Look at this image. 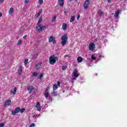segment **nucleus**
I'll return each instance as SVG.
<instances>
[{
  "mask_svg": "<svg viewBox=\"0 0 127 127\" xmlns=\"http://www.w3.org/2000/svg\"><path fill=\"white\" fill-rule=\"evenodd\" d=\"M25 111V109L24 108L20 109L19 107H17L14 111H12V115L13 116H15L16 114L19 113L20 112L21 113H22Z\"/></svg>",
  "mask_w": 127,
  "mask_h": 127,
  "instance_id": "nucleus-1",
  "label": "nucleus"
},
{
  "mask_svg": "<svg viewBox=\"0 0 127 127\" xmlns=\"http://www.w3.org/2000/svg\"><path fill=\"white\" fill-rule=\"evenodd\" d=\"M61 39V44L62 46H65V45L67 44V42L68 41V37H67V35H63L62 36Z\"/></svg>",
  "mask_w": 127,
  "mask_h": 127,
  "instance_id": "nucleus-2",
  "label": "nucleus"
},
{
  "mask_svg": "<svg viewBox=\"0 0 127 127\" xmlns=\"http://www.w3.org/2000/svg\"><path fill=\"white\" fill-rule=\"evenodd\" d=\"M56 60H57V57L55 56H52L49 58L50 64L53 65L55 63H56Z\"/></svg>",
  "mask_w": 127,
  "mask_h": 127,
  "instance_id": "nucleus-3",
  "label": "nucleus"
},
{
  "mask_svg": "<svg viewBox=\"0 0 127 127\" xmlns=\"http://www.w3.org/2000/svg\"><path fill=\"white\" fill-rule=\"evenodd\" d=\"M90 4V0H86L83 4L84 9H88L89 8V4Z\"/></svg>",
  "mask_w": 127,
  "mask_h": 127,
  "instance_id": "nucleus-4",
  "label": "nucleus"
},
{
  "mask_svg": "<svg viewBox=\"0 0 127 127\" xmlns=\"http://www.w3.org/2000/svg\"><path fill=\"white\" fill-rule=\"evenodd\" d=\"M79 77V74L78 73V70L75 69L73 71V80H76V78Z\"/></svg>",
  "mask_w": 127,
  "mask_h": 127,
  "instance_id": "nucleus-5",
  "label": "nucleus"
},
{
  "mask_svg": "<svg viewBox=\"0 0 127 127\" xmlns=\"http://www.w3.org/2000/svg\"><path fill=\"white\" fill-rule=\"evenodd\" d=\"M95 44L93 43H91L89 46V50H90V51H94V50H95Z\"/></svg>",
  "mask_w": 127,
  "mask_h": 127,
  "instance_id": "nucleus-6",
  "label": "nucleus"
},
{
  "mask_svg": "<svg viewBox=\"0 0 127 127\" xmlns=\"http://www.w3.org/2000/svg\"><path fill=\"white\" fill-rule=\"evenodd\" d=\"M49 42H53L54 44H55L56 43V40H55V38L53 36H51L49 38Z\"/></svg>",
  "mask_w": 127,
  "mask_h": 127,
  "instance_id": "nucleus-7",
  "label": "nucleus"
},
{
  "mask_svg": "<svg viewBox=\"0 0 127 127\" xmlns=\"http://www.w3.org/2000/svg\"><path fill=\"white\" fill-rule=\"evenodd\" d=\"M10 103H11V100H6L4 104V107H7V106H9Z\"/></svg>",
  "mask_w": 127,
  "mask_h": 127,
  "instance_id": "nucleus-8",
  "label": "nucleus"
},
{
  "mask_svg": "<svg viewBox=\"0 0 127 127\" xmlns=\"http://www.w3.org/2000/svg\"><path fill=\"white\" fill-rule=\"evenodd\" d=\"M36 108L37 109V111H39V112H40L41 111V107L40 106V103H37L36 105Z\"/></svg>",
  "mask_w": 127,
  "mask_h": 127,
  "instance_id": "nucleus-9",
  "label": "nucleus"
},
{
  "mask_svg": "<svg viewBox=\"0 0 127 127\" xmlns=\"http://www.w3.org/2000/svg\"><path fill=\"white\" fill-rule=\"evenodd\" d=\"M58 3L61 6H63L64 5V0H59Z\"/></svg>",
  "mask_w": 127,
  "mask_h": 127,
  "instance_id": "nucleus-10",
  "label": "nucleus"
},
{
  "mask_svg": "<svg viewBox=\"0 0 127 127\" xmlns=\"http://www.w3.org/2000/svg\"><path fill=\"white\" fill-rule=\"evenodd\" d=\"M33 90V86H29L27 88V90L29 91V94H31V93H32Z\"/></svg>",
  "mask_w": 127,
  "mask_h": 127,
  "instance_id": "nucleus-11",
  "label": "nucleus"
},
{
  "mask_svg": "<svg viewBox=\"0 0 127 127\" xmlns=\"http://www.w3.org/2000/svg\"><path fill=\"white\" fill-rule=\"evenodd\" d=\"M119 14H120V11H117L114 14V16L115 17V18H116V19H118V18H119Z\"/></svg>",
  "mask_w": 127,
  "mask_h": 127,
  "instance_id": "nucleus-12",
  "label": "nucleus"
},
{
  "mask_svg": "<svg viewBox=\"0 0 127 127\" xmlns=\"http://www.w3.org/2000/svg\"><path fill=\"white\" fill-rule=\"evenodd\" d=\"M36 29L38 30V31H42L41 30V25L38 24L37 26L36 27Z\"/></svg>",
  "mask_w": 127,
  "mask_h": 127,
  "instance_id": "nucleus-13",
  "label": "nucleus"
},
{
  "mask_svg": "<svg viewBox=\"0 0 127 127\" xmlns=\"http://www.w3.org/2000/svg\"><path fill=\"white\" fill-rule=\"evenodd\" d=\"M77 60L78 63H81V62H83V59L81 57H78Z\"/></svg>",
  "mask_w": 127,
  "mask_h": 127,
  "instance_id": "nucleus-14",
  "label": "nucleus"
},
{
  "mask_svg": "<svg viewBox=\"0 0 127 127\" xmlns=\"http://www.w3.org/2000/svg\"><path fill=\"white\" fill-rule=\"evenodd\" d=\"M17 90V87H15L14 88L13 91H11V94L13 95H15V93H16V90Z\"/></svg>",
  "mask_w": 127,
  "mask_h": 127,
  "instance_id": "nucleus-15",
  "label": "nucleus"
},
{
  "mask_svg": "<svg viewBox=\"0 0 127 127\" xmlns=\"http://www.w3.org/2000/svg\"><path fill=\"white\" fill-rule=\"evenodd\" d=\"M62 28L63 30H65L67 28V24L66 23H63L62 25Z\"/></svg>",
  "mask_w": 127,
  "mask_h": 127,
  "instance_id": "nucleus-16",
  "label": "nucleus"
},
{
  "mask_svg": "<svg viewBox=\"0 0 127 127\" xmlns=\"http://www.w3.org/2000/svg\"><path fill=\"white\" fill-rule=\"evenodd\" d=\"M44 95L46 99H48V97L50 98V96H49V92H45Z\"/></svg>",
  "mask_w": 127,
  "mask_h": 127,
  "instance_id": "nucleus-17",
  "label": "nucleus"
},
{
  "mask_svg": "<svg viewBox=\"0 0 127 127\" xmlns=\"http://www.w3.org/2000/svg\"><path fill=\"white\" fill-rule=\"evenodd\" d=\"M18 73L19 75H21V73H22V67L21 66H20Z\"/></svg>",
  "mask_w": 127,
  "mask_h": 127,
  "instance_id": "nucleus-18",
  "label": "nucleus"
},
{
  "mask_svg": "<svg viewBox=\"0 0 127 127\" xmlns=\"http://www.w3.org/2000/svg\"><path fill=\"white\" fill-rule=\"evenodd\" d=\"M53 91H55V90H57L58 89V85L57 84H54L53 86Z\"/></svg>",
  "mask_w": 127,
  "mask_h": 127,
  "instance_id": "nucleus-19",
  "label": "nucleus"
},
{
  "mask_svg": "<svg viewBox=\"0 0 127 127\" xmlns=\"http://www.w3.org/2000/svg\"><path fill=\"white\" fill-rule=\"evenodd\" d=\"M12 12H13V8L11 7V8H10V9H9L8 13H9V14L10 15V14H12Z\"/></svg>",
  "mask_w": 127,
  "mask_h": 127,
  "instance_id": "nucleus-20",
  "label": "nucleus"
},
{
  "mask_svg": "<svg viewBox=\"0 0 127 127\" xmlns=\"http://www.w3.org/2000/svg\"><path fill=\"white\" fill-rule=\"evenodd\" d=\"M75 20V16H73L70 18V22H73Z\"/></svg>",
  "mask_w": 127,
  "mask_h": 127,
  "instance_id": "nucleus-21",
  "label": "nucleus"
},
{
  "mask_svg": "<svg viewBox=\"0 0 127 127\" xmlns=\"http://www.w3.org/2000/svg\"><path fill=\"white\" fill-rule=\"evenodd\" d=\"M52 94L54 97H56L57 96V92H55V90H53Z\"/></svg>",
  "mask_w": 127,
  "mask_h": 127,
  "instance_id": "nucleus-22",
  "label": "nucleus"
},
{
  "mask_svg": "<svg viewBox=\"0 0 127 127\" xmlns=\"http://www.w3.org/2000/svg\"><path fill=\"white\" fill-rule=\"evenodd\" d=\"M37 57H38V54H35L33 55L32 59L35 60Z\"/></svg>",
  "mask_w": 127,
  "mask_h": 127,
  "instance_id": "nucleus-23",
  "label": "nucleus"
},
{
  "mask_svg": "<svg viewBox=\"0 0 127 127\" xmlns=\"http://www.w3.org/2000/svg\"><path fill=\"white\" fill-rule=\"evenodd\" d=\"M40 66H41V64H39L35 66V69H39L40 68Z\"/></svg>",
  "mask_w": 127,
  "mask_h": 127,
  "instance_id": "nucleus-24",
  "label": "nucleus"
},
{
  "mask_svg": "<svg viewBox=\"0 0 127 127\" xmlns=\"http://www.w3.org/2000/svg\"><path fill=\"white\" fill-rule=\"evenodd\" d=\"M56 18H57V16H55L54 17H53V18L52 19V22H54V21L56 20Z\"/></svg>",
  "mask_w": 127,
  "mask_h": 127,
  "instance_id": "nucleus-25",
  "label": "nucleus"
},
{
  "mask_svg": "<svg viewBox=\"0 0 127 127\" xmlns=\"http://www.w3.org/2000/svg\"><path fill=\"white\" fill-rule=\"evenodd\" d=\"M42 19H42V17H40L39 18V21L38 22L37 25H38V24H39L41 22V21H42Z\"/></svg>",
  "mask_w": 127,
  "mask_h": 127,
  "instance_id": "nucleus-26",
  "label": "nucleus"
},
{
  "mask_svg": "<svg viewBox=\"0 0 127 127\" xmlns=\"http://www.w3.org/2000/svg\"><path fill=\"white\" fill-rule=\"evenodd\" d=\"M43 77V73H41L40 75L38 76V79H40V80H41L42 78Z\"/></svg>",
  "mask_w": 127,
  "mask_h": 127,
  "instance_id": "nucleus-27",
  "label": "nucleus"
},
{
  "mask_svg": "<svg viewBox=\"0 0 127 127\" xmlns=\"http://www.w3.org/2000/svg\"><path fill=\"white\" fill-rule=\"evenodd\" d=\"M37 75H38V73L37 72H33V76H34V77H37Z\"/></svg>",
  "mask_w": 127,
  "mask_h": 127,
  "instance_id": "nucleus-28",
  "label": "nucleus"
},
{
  "mask_svg": "<svg viewBox=\"0 0 127 127\" xmlns=\"http://www.w3.org/2000/svg\"><path fill=\"white\" fill-rule=\"evenodd\" d=\"M62 69L63 71H65V70H66V69H67V66H63L62 67Z\"/></svg>",
  "mask_w": 127,
  "mask_h": 127,
  "instance_id": "nucleus-29",
  "label": "nucleus"
},
{
  "mask_svg": "<svg viewBox=\"0 0 127 127\" xmlns=\"http://www.w3.org/2000/svg\"><path fill=\"white\" fill-rule=\"evenodd\" d=\"M40 16V14L39 13H36L35 15V18H38V17H39Z\"/></svg>",
  "mask_w": 127,
  "mask_h": 127,
  "instance_id": "nucleus-30",
  "label": "nucleus"
},
{
  "mask_svg": "<svg viewBox=\"0 0 127 127\" xmlns=\"http://www.w3.org/2000/svg\"><path fill=\"white\" fill-rule=\"evenodd\" d=\"M38 117H39V115L36 114V115H35L33 116V119H37V118H38Z\"/></svg>",
  "mask_w": 127,
  "mask_h": 127,
  "instance_id": "nucleus-31",
  "label": "nucleus"
},
{
  "mask_svg": "<svg viewBox=\"0 0 127 127\" xmlns=\"http://www.w3.org/2000/svg\"><path fill=\"white\" fill-rule=\"evenodd\" d=\"M45 28H46V26H41L42 31H43V30H45Z\"/></svg>",
  "mask_w": 127,
  "mask_h": 127,
  "instance_id": "nucleus-32",
  "label": "nucleus"
},
{
  "mask_svg": "<svg viewBox=\"0 0 127 127\" xmlns=\"http://www.w3.org/2000/svg\"><path fill=\"white\" fill-rule=\"evenodd\" d=\"M91 59H92V60H96V59H97L96 58V57H95L94 56V55H91Z\"/></svg>",
  "mask_w": 127,
  "mask_h": 127,
  "instance_id": "nucleus-33",
  "label": "nucleus"
},
{
  "mask_svg": "<svg viewBox=\"0 0 127 127\" xmlns=\"http://www.w3.org/2000/svg\"><path fill=\"white\" fill-rule=\"evenodd\" d=\"M28 63V59H26L24 61V64L27 65V63Z\"/></svg>",
  "mask_w": 127,
  "mask_h": 127,
  "instance_id": "nucleus-34",
  "label": "nucleus"
},
{
  "mask_svg": "<svg viewBox=\"0 0 127 127\" xmlns=\"http://www.w3.org/2000/svg\"><path fill=\"white\" fill-rule=\"evenodd\" d=\"M39 4H42L43 3V0H39Z\"/></svg>",
  "mask_w": 127,
  "mask_h": 127,
  "instance_id": "nucleus-35",
  "label": "nucleus"
},
{
  "mask_svg": "<svg viewBox=\"0 0 127 127\" xmlns=\"http://www.w3.org/2000/svg\"><path fill=\"white\" fill-rule=\"evenodd\" d=\"M39 14H41V13H42V9H40L39 10Z\"/></svg>",
  "mask_w": 127,
  "mask_h": 127,
  "instance_id": "nucleus-36",
  "label": "nucleus"
},
{
  "mask_svg": "<svg viewBox=\"0 0 127 127\" xmlns=\"http://www.w3.org/2000/svg\"><path fill=\"white\" fill-rule=\"evenodd\" d=\"M48 91H49V87H47L45 91V93H48Z\"/></svg>",
  "mask_w": 127,
  "mask_h": 127,
  "instance_id": "nucleus-37",
  "label": "nucleus"
},
{
  "mask_svg": "<svg viewBox=\"0 0 127 127\" xmlns=\"http://www.w3.org/2000/svg\"><path fill=\"white\" fill-rule=\"evenodd\" d=\"M98 14H99V15H102V14H103V12L102 11V10H99L98 12Z\"/></svg>",
  "mask_w": 127,
  "mask_h": 127,
  "instance_id": "nucleus-38",
  "label": "nucleus"
},
{
  "mask_svg": "<svg viewBox=\"0 0 127 127\" xmlns=\"http://www.w3.org/2000/svg\"><path fill=\"white\" fill-rule=\"evenodd\" d=\"M20 44H21V40H19V41H18L17 45H20Z\"/></svg>",
  "mask_w": 127,
  "mask_h": 127,
  "instance_id": "nucleus-39",
  "label": "nucleus"
},
{
  "mask_svg": "<svg viewBox=\"0 0 127 127\" xmlns=\"http://www.w3.org/2000/svg\"><path fill=\"white\" fill-rule=\"evenodd\" d=\"M35 127V124H32L30 125V127Z\"/></svg>",
  "mask_w": 127,
  "mask_h": 127,
  "instance_id": "nucleus-40",
  "label": "nucleus"
},
{
  "mask_svg": "<svg viewBox=\"0 0 127 127\" xmlns=\"http://www.w3.org/2000/svg\"><path fill=\"white\" fill-rule=\"evenodd\" d=\"M4 127V124L3 123H1L0 124V127Z\"/></svg>",
  "mask_w": 127,
  "mask_h": 127,
  "instance_id": "nucleus-41",
  "label": "nucleus"
},
{
  "mask_svg": "<svg viewBox=\"0 0 127 127\" xmlns=\"http://www.w3.org/2000/svg\"><path fill=\"white\" fill-rule=\"evenodd\" d=\"M28 1H29V0H25L24 3H28Z\"/></svg>",
  "mask_w": 127,
  "mask_h": 127,
  "instance_id": "nucleus-42",
  "label": "nucleus"
},
{
  "mask_svg": "<svg viewBox=\"0 0 127 127\" xmlns=\"http://www.w3.org/2000/svg\"><path fill=\"white\" fill-rule=\"evenodd\" d=\"M79 18H80V14L77 15V20H79Z\"/></svg>",
  "mask_w": 127,
  "mask_h": 127,
  "instance_id": "nucleus-43",
  "label": "nucleus"
},
{
  "mask_svg": "<svg viewBox=\"0 0 127 127\" xmlns=\"http://www.w3.org/2000/svg\"><path fill=\"white\" fill-rule=\"evenodd\" d=\"M26 37H27V35H25V36L23 37V39H26Z\"/></svg>",
  "mask_w": 127,
  "mask_h": 127,
  "instance_id": "nucleus-44",
  "label": "nucleus"
},
{
  "mask_svg": "<svg viewBox=\"0 0 127 127\" xmlns=\"http://www.w3.org/2000/svg\"><path fill=\"white\" fill-rule=\"evenodd\" d=\"M57 86H60V81H58V84H57Z\"/></svg>",
  "mask_w": 127,
  "mask_h": 127,
  "instance_id": "nucleus-45",
  "label": "nucleus"
},
{
  "mask_svg": "<svg viewBox=\"0 0 127 127\" xmlns=\"http://www.w3.org/2000/svg\"><path fill=\"white\" fill-rule=\"evenodd\" d=\"M102 57H103V55L102 54H100L99 55V58H102Z\"/></svg>",
  "mask_w": 127,
  "mask_h": 127,
  "instance_id": "nucleus-46",
  "label": "nucleus"
},
{
  "mask_svg": "<svg viewBox=\"0 0 127 127\" xmlns=\"http://www.w3.org/2000/svg\"><path fill=\"white\" fill-rule=\"evenodd\" d=\"M2 16V13H0V17H1Z\"/></svg>",
  "mask_w": 127,
  "mask_h": 127,
  "instance_id": "nucleus-47",
  "label": "nucleus"
},
{
  "mask_svg": "<svg viewBox=\"0 0 127 127\" xmlns=\"http://www.w3.org/2000/svg\"><path fill=\"white\" fill-rule=\"evenodd\" d=\"M4 0H0V2H3Z\"/></svg>",
  "mask_w": 127,
  "mask_h": 127,
  "instance_id": "nucleus-48",
  "label": "nucleus"
},
{
  "mask_svg": "<svg viewBox=\"0 0 127 127\" xmlns=\"http://www.w3.org/2000/svg\"><path fill=\"white\" fill-rule=\"evenodd\" d=\"M107 1H108V2H110L111 1V0H107Z\"/></svg>",
  "mask_w": 127,
  "mask_h": 127,
  "instance_id": "nucleus-49",
  "label": "nucleus"
},
{
  "mask_svg": "<svg viewBox=\"0 0 127 127\" xmlns=\"http://www.w3.org/2000/svg\"><path fill=\"white\" fill-rule=\"evenodd\" d=\"M64 14L67 13V11H64Z\"/></svg>",
  "mask_w": 127,
  "mask_h": 127,
  "instance_id": "nucleus-50",
  "label": "nucleus"
},
{
  "mask_svg": "<svg viewBox=\"0 0 127 127\" xmlns=\"http://www.w3.org/2000/svg\"><path fill=\"white\" fill-rule=\"evenodd\" d=\"M65 57H67V55H65Z\"/></svg>",
  "mask_w": 127,
  "mask_h": 127,
  "instance_id": "nucleus-51",
  "label": "nucleus"
},
{
  "mask_svg": "<svg viewBox=\"0 0 127 127\" xmlns=\"http://www.w3.org/2000/svg\"><path fill=\"white\" fill-rule=\"evenodd\" d=\"M125 1H127V0H124Z\"/></svg>",
  "mask_w": 127,
  "mask_h": 127,
  "instance_id": "nucleus-52",
  "label": "nucleus"
},
{
  "mask_svg": "<svg viewBox=\"0 0 127 127\" xmlns=\"http://www.w3.org/2000/svg\"><path fill=\"white\" fill-rule=\"evenodd\" d=\"M51 101H52V99H51Z\"/></svg>",
  "mask_w": 127,
  "mask_h": 127,
  "instance_id": "nucleus-53",
  "label": "nucleus"
}]
</instances>
